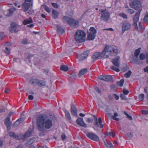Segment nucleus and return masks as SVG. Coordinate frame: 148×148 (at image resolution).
<instances>
[{
    "mask_svg": "<svg viewBox=\"0 0 148 148\" xmlns=\"http://www.w3.org/2000/svg\"><path fill=\"white\" fill-rule=\"evenodd\" d=\"M124 82V80L123 79H122L120 81L117 82V84L119 86H123Z\"/></svg>",
    "mask_w": 148,
    "mask_h": 148,
    "instance_id": "obj_43",
    "label": "nucleus"
},
{
    "mask_svg": "<svg viewBox=\"0 0 148 148\" xmlns=\"http://www.w3.org/2000/svg\"><path fill=\"white\" fill-rule=\"evenodd\" d=\"M125 136H126L129 137V138H131L132 136V135L131 133H128L126 134Z\"/></svg>",
    "mask_w": 148,
    "mask_h": 148,
    "instance_id": "obj_59",
    "label": "nucleus"
},
{
    "mask_svg": "<svg viewBox=\"0 0 148 148\" xmlns=\"http://www.w3.org/2000/svg\"><path fill=\"white\" fill-rule=\"evenodd\" d=\"M33 132L32 130L31 129H29L25 133V134H21V139H25L27 138H28L31 136Z\"/></svg>",
    "mask_w": 148,
    "mask_h": 148,
    "instance_id": "obj_11",
    "label": "nucleus"
},
{
    "mask_svg": "<svg viewBox=\"0 0 148 148\" xmlns=\"http://www.w3.org/2000/svg\"><path fill=\"white\" fill-rule=\"evenodd\" d=\"M119 15L123 18L127 19V15L125 13H120L119 14Z\"/></svg>",
    "mask_w": 148,
    "mask_h": 148,
    "instance_id": "obj_44",
    "label": "nucleus"
},
{
    "mask_svg": "<svg viewBox=\"0 0 148 148\" xmlns=\"http://www.w3.org/2000/svg\"><path fill=\"white\" fill-rule=\"evenodd\" d=\"M64 112L65 113L66 116V118L69 120L71 119V117L69 112L67 110H64Z\"/></svg>",
    "mask_w": 148,
    "mask_h": 148,
    "instance_id": "obj_33",
    "label": "nucleus"
},
{
    "mask_svg": "<svg viewBox=\"0 0 148 148\" xmlns=\"http://www.w3.org/2000/svg\"><path fill=\"white\" fill-rule=\"evenodd\" d=\"M131 26V23L127 21L123 22L122 25V32L123 33L125 31L130 29Z\"/></svg>",
    "mask_w": 148,
    "mask_h": 148,
    "instance_id": "obj_8",
    "label": "nucleus"
},
{
    "mask_svg": "<svg viewBox=\"0 0 148 148\" xmlns=\"http://www.w3.org/2000/svg\"><path fill=\"white\" fill-rule=\"evenodd\" d=\"M32 22L33 21L32 18L31 17H29L28 19L24 20L23 22V23L24 25H26L28 24L32 23Z\"/></svg>",
    "mask_w": 148,
    "mask_h": 148,
    "instance_id": "obj_29",
    "label": "nucleus"
},
{
    "mask_svg": "<svg viewBox=\"0 0 148 148\" xmlns=\"http://www.w3.org/2000/svg\"><path fill=\"white\" fill-rule=\"evenodd\" d=\"M71 111L73 115L76 117L77 116V110L75 106L73 104H72L71 105Z\"/></svg>",
    "mask_w": 148,
    "mask_h": 148,
    "instance_id": "obj_18",
    "label": "nucleus"
},
{
    "mask_svg": "<svg viewBox=\"0 0 148 148\" xmlns=\"http://www.w3.org/2000/svg\"><path fill=\"white\" fill-rule=\"evenodd\" d=\"M31 5H32V4H31L29 3L26 2H24L22 4L21 6L23 9V11L25 12L27 11L30 7Z\"/></svg>",
    "mask_w": 148,
    "mask_h": 148,
    "instance_id": "obj_12",
    "label": "nucleus"
},
{
    "mask_svg": "<svg viewBox=\"0 0 148 148\" xmlns=\"http://www.w3.org/2000/svg\"><path fill=\"white\" fill-rule=\"evenodd\" d=\"M109 134L110 136H112L113 137H114L115 136V132H110L109 133Z\"/></svg>",
    "mask_w": 148,
    "mask_h": 148,
    "instance_id": "obj_55",
    "label": "nucleus"
},
{
    "mask_svg": "<svg viewBox=\"0 0 148 148\" xmlns=\"http://www.w3.org/2000/svg\"><path fill=\"white\" fill-rule=\"evenodd\" d=\"M88 51H86L83 52L82 54L79 56H78V58L79 60H82L86 58L88 55Z\"/></svg>",
    "mask_w": 148,
    "mask_h": 148,
    "instance_id": "obj_16",
    "label": "nucleus"
},
{
    "mask_svg": "<svg viewBox=\"0 0 148 148\" xmlns=\"http://www.w3.org/2000/svg\"><path fill=\"white\" fill-rule=\"evenodd\" d=\"M110 88L111 90H114L116 89L117 87L115 85L112 84L110 86Z\"/></svg>",
    "mask_w": 148,
    "mask_h": 148,
    "instance_id": "obj_49",
    "label": "nucleus"
},
{
    "mask_svg": "<svg viewBox=\"0 0 148 148\" xmlns=\"http://www.w3.org/2000/svg\"><path fill=\"white\" fill-rule=\"evenodd\" d=\"M120 57L119 56H116L115 58L112 60V62L113 64L116 66H118L119 64L118 63Z\"/></svg>",
    "mask_w": 148,
    "mask_h": 148,
    "instance_id": "obj_21",
    "label": "nucleus"
},
{
    "mask_svg": "<svg viewBox=\"0 0 148 148\" xmlns=\"http://www.w3.org/2000/svg\"><path fill=\"white\" fill-rule=\"evenodd\" d=\"M124 114H125L127 117V118L130 120H132V119L131 116L129 115L128 114L125 112L124 111Z\"/></svg>",
    "mask_w": 148,
    "mask_h": 148,
    "instance_id": "obj_48",
    "label": "nucleus"
},
{
    "mask_svg": "<svg viewBox=\"0 0 148 148\" xmlns=\"http://www.w3.org/2000/svg\"><path fill=\"white\" fill-rule=\"evenodd\" d=\"M5 50H4V52L7 54V55H9L10 53V51L8 47H6L5 48Z\"/></svg>",
    "mask_w": 148,
    "mask_h": 148,
    "instance_id": "obj_45",
    "label": "nucleus"
},
{
    "mask_svg": "<svg viewBox=\"0 0 148 148\" xmlns=\"http://www.w3.org/2000/svg\"><path fill=\"white\" fill-rule=\"evenodd\" d=\"M104 144L107 148H114L111 142L108 140L104 141Z\"/></svg>",
    "mask_w": 148,
    "mask_h": 148,
    "instance_id": "obj_22",
    "label": "nucleus"
},
{
    "mask_svg": "<svg viewBox=\"0 0 148 148\" xmlns=\"http://www.w3.org/2000/svg\"><path fill=\"white\" fill-rule=\"evenodd\" d=\"M98 78L101 80L106 81V76L100 75L99 76Z\"/></svg>",
    "mask_w": 148,
    "mask_h": 148,
    "instance_id": "obj_47",
    "label": "nucleus"
},
{
    "mask_svg": "<svg viewBox=\"0 0 148 148\" xmlns=\"http://www.w3.org/2000/svg\"><path fill=\"white\" fill-rule=\"evenodd\" d=\"M112 79V77L111 75H106V82L110 81Z\"/></svg>",
    "mask_w": 148,
    "mask_h": 148,
    "instance_id": "obj_41",
    "label": "nucleus"
},
{
    "mask_svg": "<svg viewBox=\"0 0 148 148\" xmlns=\"http://www.w3.org/2000/svg\"><path fill=\"white\" fill-rule=\"evenodd\" d=\"M4 123L5 125L6 126L8 129V128H10L11 125V122L10 120V117L8 116L5 119Z\"/></svg>",
    "mask_w": 148,
    "mask_h": 148,
    "instance_id": "obj_20",
    "label": "nucleus"
},
{
    "mask_svg": "<svg viewBox=\"0 0 148 148\" xmlns=\"http://www.w3.org/2000/svg\"><path fill=\"white\" fill-rule=\"evenodd\" d=\"M138 98L141 101H143L144 98V95L143 94H141L139 95Z\"/></svg>",
    "mask_w": 148,
    "mask_h": 148,
    "instance_id": "obj_46",
    "label": "nucleus"
},
{
    "mask_svg": "<svg viewBox=\"0 0 148 148\" xmlns=\"http://www.w3.org/2000/svg\"><path fill=\"white\" fill-rule=\"evenodd\" d=\"M72 22L71 23V24L70 25L71 26L75 27H77L78 26L79 23L78 21H76L75 20H72Z\"/></svg>",
    "mask_w": 148,
    "mask_h": 148,
    "instance_id": "obj_25",
    "label": "nucleus"
},
{
    "mask_svg": "<svg viewBox=\"0 0 148 148\" xmlns=\"http://www.w3.org/2000/svg\"><path fill=\"white\" fill-rule=\"evenodd\" d=\"M57 27L58 29V32L59 34H62L64 33V31L60 26L57 25Z\"/></svg>",
    "mask_w": 148,
    "mask_h": 148,
    "instance_id": "obj_28",
    "label": "nucleus"
},
{
    "mask_svg": "<svg viewBox=\"0 0 148 148\" xmlns=\"http://www.w3.org/2000/svg\"><path fill=\"white\" fill-rule=\"evenodd\" d=\"M69 18V17H68L64 16L62 18L63 21L64 22H67L68 23Z\"/></svg>",
    "mask_w": 148,
    "mask_h": 148,
    "instance_id": "obj_42",
    "label": "nucleus"
},
{
    "mask_svg": "<svg viewBox=\"0 0 148 148\" xmlns=\"http://www.w3.org/2000/svg\"><path fill=\"white\" fill-rule=\"evenodd\" d=\"M24 120V117H21L20 119H18V120L21 123V122H23Z\"/></svg>",
    "mask_w": 148,
    "mask_h": 148,
    "instance_id": "obj_63",
    "label": "nucleus"
},
{
    "mask_svg": "<svg viewBox=\"0 0 148 148\" xmlns=\"http://www.w3.org/2000/svg\"><path fill=\"white\" fill-rule=\"evenodd\" d=\"M93 121V119L92 118H88L87 119V122L88 123H92Z\"/></svg>",
    "mask_w": 148,
    "mask_h": 148,
    "instance_id": "obj_58",
    "label": "nucleus"
},
{
    "mask_svg": "<svg viewBox=\"0 0 148 148\" xmlns=\"http://www.w3.org/2000/svg\"><path fill=\"white\" fill-rule=\"evenodd\" d=\"M105 55L104 50L101 54L99 52H96L94 53L92 56V58L94 60L100 59L103 57L105 58Z\"/></svg>",
    "mask_w": 148,
    "mask_h": 148,
    "instance_id": "obj_7",
    "label": "nucleus"
},
{
    "mask_svg": "<svg viewBox=\"0 0 148 148\" xmlns=\"http://www.w3.org/2000/svg\"><path fill=\"white\" fill-rule=\"evenodd\" d=\"M111 69L113 70H114L115 71L117 72H119L120 71V70L119 69L116 67H115L114 66H112L111 67Z\"/></svg>",
    "mask_w": 148,
    "mask_h": 148,
    "instance_id": "obj_54",
    "label": "nucleus"
},
{
    "mask_svg": "<svg viewBox=\"0 0 148 148\" xmlns=\"http://www.w3.org/2000/svg\"><path fill=\"white\" fill-rule=\"evenodd\" d=\"M132 72L130 70H129L127 73L124 74L125 77L127 78L130 77L132 74Z\"/></svg>",
    "mask_w": 148,
    "mask_h": 148,
    "instance_id": "obj_39",
    "label": "nucleus"
},
{
    "mask_svg": "<svg viewBox=\"0 0 148 148\" xmlns=\"http://www.w3.org/2000/svg\"><path fill=\"white\" fill-rule=\"evenodd\" d=\"M141 10L142 9H140L139 11H138L134 15L133 18V21L138 22L140 13Z\"/></svg>",
    "mask_w": 148,
    "mask_h": 148,
    "instance_id": "obj_19",
    "label": "nucleus"
},
{
    "mask_svg": "<svg viewBox=\"0 0 148 148\" xmlns=\"http://www.w3.org/2000/svg\"><path fill=\"white\" fill-rule=\"evenodd\" d=\"M140 49L141 48L140 47L138 49L136 50L134 52L135 57L132 60V62L133 63L138 64H141L142 63V62L140 61L138 57V55L140 53Z\"/></svg>",
    "mask_w": 148,
    "mask_h": 148,
    "instance_id": "obj_4",
    "label": "nucleus"
},
{
    "mask_svg": "<svg viewBox=\"0 0 148 148\" xmlns=\"http://www.w3.org/2000/svg\"><path fill=\"white\" fill-rule=\"evenodd\" d=\"M102 120L100 117L98 119V121L97 118H95V121L93 122V124L95 125H97V126L100 128L103 127V125L102 124Z\"/></svg>",
    "mask_w": 148,
    "mask_h": 148,
    "instance_id": "obj_13",
    "label": "nucleus"
},
{
    "mask_svg": "<svg viewBox=\"0 0 148 148\" xmlns=\"http://www.w3.org/2000/svg\"><path fill=\"white\" fill-rule=\"evenodd\" d=\"M39 80L38 79H32L29 81V82L32 84H34L35 85H37Z\"/></svg>",
    "mask_w": 148,
    "mask_h": 148,
    "instance_id": "obj_27",
    "label": "nucleus"
},
{
    "mask_svg": "<svg viewBox=\"0 0 148 148\" xmlns=\"http://www.w3.org/2000/svg\"><path fill=\"white\" fill-rule=\"evenodd\" d=\"M133 1L130 3V6L136 10L139 11L140 9H142L141 4L140 1L138 0H130Z\"/></svg>",
    "mask_w": 148,
    "mask_h": 148,
    "instance_id": "obj_5",
    "label": "nucleus"
},
{
    "mask_svg": "<svg viewBox=\"0 0 148 148\" xmlns=\"http://www.w3.org/2000/svg\"><path fill=\"white\" fill-rule=\"evenodd\" d=\"M133 22H134L132 24L133 25L134 27H135V28H136L137 29H138V27H137V23L138 22H135V21H133Z\"/></svg>",
    "mask_w": 148,
    "mask_h": 148,
    "instance_id": "obj_57",
    "label": "nucleus"
},
{
    "mask_svg": "<svg viewBox=\"0 0 148 148\" xmlns=\"http://www.w3.org/2000/svg\"><path fill=\"white\" fill-rule=\"evenodd\" d=\"M120 97L122 100H127V99L126 98L125 96L124 95H123V94H121L120 95Z\"/></svg>",
    "mask_w": 148,
    "mask_h": 148,
    "instance_id": "obj_52",
    "label": "nucleus"
},
{
    "mask_svg": "<svg viewBox=\"0 0 148 148\" xmlns=\"http://www.w3.org/2000/svg\"><path fill=\"white\" fill-rule=\"evenodd\" d=\"M37 126L39 131L43 132L45 128L48 129L51 127L52 126V121L49 119H45L44 116L40 115L37 118Z\"/></svg>",
    "mask_w": 148,
    "mask_h": 148,
    "instance_id": "obj_1",
    "label": "nucleus"
},
{
    "mask_svg": "<svg viewBox=\"0 0 148 148\" xmlns=\"http://www.w3.org/2000/svg\"><path fill=\"white\" fill-rule=\"evenodd\" d=\"M46 85V82L43 80H39L37 84V86L40 87H42L45 86Z\"/></svg>",
    "mask_w": 148,
    "mask_h": 148,
    "instance_id": "obj_24",
    "label": "nucleus"
},
{
    "mask_svg": "<svg viewBox=\"0 0 148 148\" xmlns=\"http://www.w3.org/2000/svg\"><path fill=\"white\" fill-rule=\"evenodd\" d=\"M45 10L48 13L50 12V10L49 9V8L47 6L45 5Z\"/></svg>",
    "mask_w": 148,
    "mask_h": 148,
    "instance_id": "obj_60",
    "label": "nucleus"
},
{
    "mask_svg": "<svg viewBox=\"0 0 148 148\" xmlns=\"http://www.w3.org/2000/svg\"><path fill=\"white\" fill-rule=\"evenodd\" d=\"M17 26L15 23L13 22L11 23V27L9 28L10 31L11 33L17 32L18 31L16 30Z\"/></svg>",
    "mask_w": 148,
    "mask_h": 148,
    "instance_id": "obj_14",
    "label": "nucleus"
},
{
    "mask_svg": "<svg viewBox=\"0 0 148 148\" xmlns=\"http://www.w3.org/2000/svg\"><path fill=\"white\" fill-rule=\"evenodd\" d=\"M143 21L145 23H148V12L145 13Z\"/></svg>",
    "mask_w": 148,
    "mask_h": 148,
    "instance_id": "obj_32",
    "label": "nucleus"
},
{
    "mask_svg": "<svg viewBox=\"0 0 148 148\" xmlns=\"http://www.w3.org/2000/svg\"><path fill=\"white\" fill-rule=\"evenodd\" d=\"M90 32L89 33L87 39L88 40H93L95 38L96 33V30L93 27H90L89 29Z\"/></svg>",
    "mask_w": 148,
    "mask_h": 148,
    "instance_id": "obj_6",
    "label": "nucleus"
},
{
    "mask_svg": "<svg viewBox=\"0 0 148 148\" xmlns=\"http://www.w3.org/2000/svg\"><path fill=\"white\" fill-rule=\"evenodd\" d=\"M77 124L79 125L84 127H86L87 125L83 121V118L79 117L77 119L76 121Z\"/></svg>",
    "mask_w": 148,
    "mask_h": 148,
    "instance_id": "obj_15",
    "label": "nucleus"
},
{
    "mask_svg": "<svg viewBox=\"0 0 148 148\" xmlns=\"http://www.w3.org/2000/svg\"><path fill=\"white\" fill-rule=\"evenodd\" d=\"M60 69L61 70L63 71H67L69 70V68L68 66H67L65 65H62L61 66Z\"/></svg>",
    "mask_w": 148,
    "mask_h": 148,
    "instance_id": "obj_30",
    "label": "nucleus"
},
{
    "mask_svg": "<svg viewBox=\"0 0 148 148\" xmlns=\"http://www.w3.org/2000/svg\"><path fill=\"white\" fill-rule=\"evenodd\" d=\"M123 94L125 95H127L129 92V91L125 89H123Z\"/></svg>",
    "mask_w": 148,
    "mask_h": 148,
    "instance_id": "obj_56",
    "label": "nucleus"
},
{
    "mask_svg": "<svg viewBox=\"0 0 148 148\" xmlns=\"http://www.w3.org/2000/svg\"><path fill=\"white\" fill-rule=\"evenodd\" d=\"M141 112L142 114L146 115L147 114H148V110H142L141 111Z\"/></svg>",
    "mask_w": 148,
    "mask_h": 148,
    "instance_id": "obj_53",
    "label": "nucleus"
},
{
    "mask_svg": "<svg viewBox=\"0 0 148 148\" xmlns=\"http://www.w3.org/2000/svg\"><path fill=\"white\" fill-rule=\"evenodd\" d=\"M29 42L27 38H25L23 39L21 41L22 44L23 45L27 44L29 43Z\"/></svg>",
    "mask_w": 148,
    "mask_h": 148,
    "instance_id": "obj_40",
    "label": "nucleus"
},
{
    "mask_svg": "<svg viewBox=\"0 0 148 148\" xmlns=\"http://www.w3.org/2000/svg\"><path fill=\"white\" fill-rule=\"evenodd\" d=\"M104 50L105 54V58H108L109 55H116L120 53V51L117 49V47L113 45L106 46Z\"/></svg>",
    "mask_w": 148,
    "mask_h": 148,
    "instance_id": "obj_2",
    "label": "nucleus"
},
{
    "mask_svg": "<svg viewBox=\"0 0 148 148\" xmlns=\"http://www.w3.org/2000/svg\"><path fill=\"white\" fill-rule=\"evenodd\" d=\"M86 136L88 138L94 141L97 142L99 140V137L93 133H88L86 134Z\"/></svg>",
    "mask_w": 148,
    "mask_h": 148,
    "instance_id": "obj_9",
    "label": "nucleus"
},
{
    "mask_svg": "<svg viewBox=\"0 0 148 148\" xmlns=\"http://www.w3.org/2000/svg\"><path fill=\"white\" fill-rule=\"evenodd\" d=\"M15 10V8H12L11 9L9 10V16H11L13 13L14 12Z\"/></svg>",
    "mask_w": 148,
    "mask_h": 148,
    "instance_id": "obj_38",
    "label": "nucleus"
},
{
    "mask_svg": "<svg viewBox=\"0 0 148 148\" xmlns=\"http://www.w3.org/2000/svg\"><path fill=\"white\" fill-rule=\"evenodd\" d=\"M86 38V34L82 30L77 31L75 34V40L77 42H84Z\"/></svg>",
    "mask_w": 148,
    "mask_h": 148,
    "instance_id": "obj_3",
    "label": "nucleus"
},
{
    "mask_svg": "<svg viewBox=\"0 0 148 148\" xmlns=\"http://www.w3.org/2000/svg\"><path fill=\"white\" fill-rule=\"evenodd\" d=\"M94 88L98 93H100L101 92V90H99L97 86H95Z\"/></svg>",
    "mask_w": 148,
    "mask_h": 148,
    "instance_id": "obj_61",
    "label": "nucleus"
},
{
    "mask_svg": "<svg viewBox=\"0 0 148 148\" xmlns=\"http://www.w3.org/2000/svg\"><path fill=\"white\" fill-rule=\"evenodd\" d=\"M127 12L130 14H133L134 12V11L133 9H129L127 10Z\"/></svg>",
    "mask_w": 148,
    "mask_h": 148,
    "instance_id": "obj_51",
    "label": "nucleus"
},
{
    "mask_svg": "<svg viewBox=\"0 0 148 148\" xmlns=\"http://www.w3.org/2000/svg\"><path fill=\"white\" fill-rule=\"evenodd\" d=\"M53 14V17L55 19L57 18L58 16V12L54 10H53L52 11Z\"/></svg>",
    "mask_w": 148,
    "mask_h": 148,
    "instance_id": "obj_31",
    "label": "nucleus"
},
{
    "mask_svg": "<svg viewBox=\"0 0 148 148\" xmlns=\"http://www.w3.org/2000/svg\"><path fill=\"white\" fill-rule=\"evenodd\" d=\"M17 120L13 124V126L14 127H16L18 126L20 124V123Z\"/></svg>",
    "mask_w": 148,
    "mask_h": 148,
    "instance_id": "obj_50",
    "label": "nucleus"
},
{
    "mask_svg": "<svg viewBox=\"0 0 148 148\" xmlns=\"http://www.w3.org/2000/svg\"><path fill=\"white\" fill-rule=\"evenodd\" d=\"M69 77L73 80H75L76 77V75L74 73H73L69 76Z\"/></svg>",
    "mask_w": 148,
    "mask_h": 148,
    "instance_id": "obj_34",
    "label": "nucleus"
},
{
    "mask_svg": "<svg viewBox=\"0 0 148 148\" xmlns=\"http://www.w3.org/2000/svg\"><path fill=\"white\" fill-rule=\"evenodd\" d=\"M35 140V138L34 137H32L30 138L29 140L27 141V143L28 145H30L32 144Z\"/></svg>",
    "mask_w": 148,
    "mask_h": 148,
    "instance_id": "obj_35",
    "label": "nucleus"
},
{
    "mask_svg": "<svg viewBox=\"0 0 148 148\" xmlns=\"http://www.w3.org/2000/svg\"><path fill=\"white\" fill-rule=\"evenodd\" d=\"M105 10H100L99 11L101 12H103L101 15V17L103 21H108L110 18V14L109 12H105Z\"/></svg>",
    "mask_w": 148,
    "mask_h": 148,
    "instance_id": "obj_10",
    "label": "nucleus"
},
{
    "mask_svg": "<svg viewBox=\"0 0 148 148\" xmlns=\"http://www.w3.org/2000/svg\"><path fill=\"white\" fill-rule=\"evenodd\" d=\"M9 135L11 137L13 138L16 139L20 140L21 139V134L18 135L16 134L14 132H10L9 133Z\"/></svg>",
    "mask_w": 148,
    "mask_h": 148,
    "instance_id": "obj_17",
    "label": "nucleus"
},
{
    "mask_svg": "<svg viewBox=\"0 0 148 148\" xmlns=\"http://www.w3.org/2000/svg\"><path fill=\"white\" fill-rule=\"evenodd\" d=\"M113 98H114L113 94L112 95H108V98L110 100H112L113 99Z\"/></svg>",
    "mask_w": 148,
    "mask_h": 148,
    "instance_id": "obj_64",
    "label": "nucleus"
},
{
    "mask_svg": "<svg viewBox=\"0 0 148 148\" xmlns=\"http://www.w3.org/2000/svg\"><path fill=\"white\" fill-rule=\"evenodd\" d=\"M61 138L62 140H64L66 139V136L65 134H62L61 136Z\"/></svg>",
    "mask_w": 148,
    "mask_h": 148,
    "instance_id": "obj_62",
    "label": "nucleus"
},
{
    "mask_svg": "<svg viewBox=\"0 0 148 148\" xmlns=\"http://www.w3.org/2000/svg\"><path fill=\"white\" fill-rule=\"evenodd\" d=\"M118 114L116 112H115L114 113V115H112V119L114 120H116L117 121H118L119 120V119L117 118L116 117L118 116Z\"/></svg>",
    "mask_w": 148,
    "mask_h": 148,
    "instance_id": "obj_36",
    "label": "nucleus"
},
{
    "mask_svg": "<svg viewBox=\"0 0 148 148\" xmlns=\"http://www.w3.org/2000/svg\"><path fill=\"white\" fill-rule=\"evenodd\" d=\"M139 58L140 60H144L145 58V56L143 53H141L139 55Z\"/></svg>",
    "mask_w": 148,
    "mask_h": 148,
    "instance_id": "obj_37",
    "label": "nucleus"
},
{
    "mask_svg": "<svg viewBox=\"0 0 148 148\" xmlns=\"http://www.w3.org/2000/svg\"><path fill=\"white\" fill-rule=\"evenodd\" d=\"M88 69H83L81 70L79 73L78 76L79 77H81L82 75L86 73Z\"/></svg>",
    "mask_w": 148,
    "mask_h": 148,
    "instance_id": "obj_23",
    "label": "nucleus"
},
{
    "mask_svg": "<svg viewBox=\"0 0 148 148\" xmlns=\"http://www.w3.org/2000/svg\"><path fill=\"white\" fill-rule=\"evenodd\" d=\"M72 22L71 23V24L70 25L71 26L75 27H77L78 26L79 23L78 21H76L75 20H72Z\"/></svg>",
    "mask_w": 148,
    "mask_h": 148,
    "instance_id": "obj_26",
    "label": "nucleus"
}]
</instances>
